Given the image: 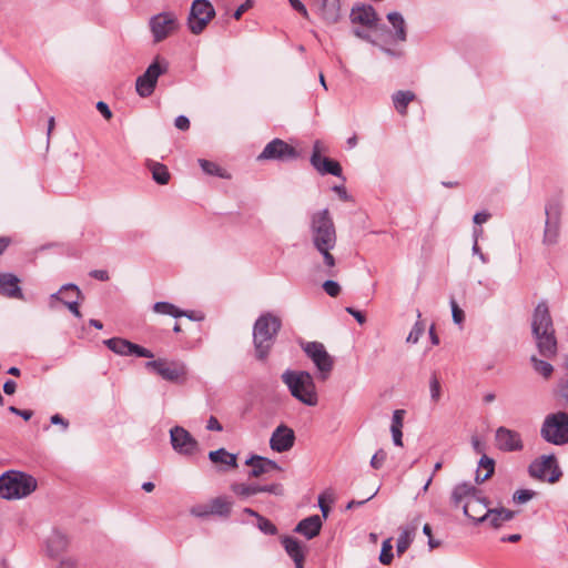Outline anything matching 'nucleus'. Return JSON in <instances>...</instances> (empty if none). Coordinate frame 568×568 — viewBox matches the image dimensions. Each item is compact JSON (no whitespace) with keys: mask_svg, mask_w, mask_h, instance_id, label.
Masks as SVG:
<instances>
[{"mask_svg":"<svg viewBox=\"0 0 568 568\" xmlns=\"http://www.w3.org/2000/svg\"><path fill=\"white\" fill-rule=\"evenodd\" d=\"M531 333L540 356L548 359L556 356L558 343L555 335L552 318L545 301L539 302L534 310Z\"/></svg>","mask_w":568,"mask_h":568,"instance_id":"1","label":"nucleus"},{"mask_svg":"<svg viewBox=\"0 0 568 568\" xmlns=\"http://www.w3.org/2000/svg\"><path fill=\"white\" fill-rule=\"evenodd\" d=\"M282 327L278 316L266 312L261 314L253 326V345L256 359H267Z\"/></svg>","mask_w":568,"mask_h":568,"instance_id":"2","label":"nucleus"},{"mask_svg":"<svg viewBox=\"0 0 568 568\" xmlns=\"http://www.w3.org/2000/svg\"><path fill=\"white\" fill-rule=\"evenodd\" d=\"M281 378L294 398L307 406L317 405L316 386L313 376L308 372L286 369Z\"/></svg>","mask_w":568,"mask_h":568,"instance_id":"3","label":"nucleus"},{"mask_svg":"<svg viewBox=\"0 0 568 568\" xmlns=\"http://www.w3.org/2000/svg\"><path fill=\"white\" fill-rule=\"evenodd\" d=\"M37 479L23 471L8 470L0 476V497L21 499L37 489Z\"/></svg>","mask_w":568,"mask_h":568,"instance_id":"4","label":"nucleus"},{"mask_svg":"<svg viewBox=\"0 0 568 568\" xmlns=\"http://www.w3.org/2000/svg\"><path fill=\"white\" fill-rule=\"evenodd\" d=\"M310 232L315 248L336 245V229L328 209H323L311 215Z\"/></svg>","mask_w":568,"mask_h":568,"instance_id":"5","label":"nucleus"},{"mask_svg":"<svg viewBox=\"0 0 568 568\" xmlns=\"http://www.w3.org/2000/svg\"><path fill=\"white\" fill-rule=\"evenodd\" d=\"M540 436L552 445L568 444V413L559 410L548 414L542 422Z\"/></svg>","mask_w":568,"mask_h":568,"instance_id":"6","label":"nucleus"},{"mask_svg":"<svg viewBox=\"0 0 568 568\" xmlns=\"http://www.w3.org/2000/svg\"><path fill=\"white\" fill-rule=\"evenodd\" d=\"M476 487L469 483L458 484L454 487L452 491V503L455 507H458L460 503L465 500L463 511L464 515L469 519L471 517H475V515L471 514L473 508H480V510H484L487 506L485 499H481L478 496H476Z\"/></svg>","mask_w":568,"mask_h":568,"instance_id":"7","label":"nucleus"},{"mask_svg":"<svg viewBox=\"0 0 568 568\" xmlns=\"http://www.w3.org/2000/svg\"><path fill=\"white\" fill-rule=\"evenodd\" d=\"M179 27L178 16L173 11L160 12L152 16L149 20V28L155 43L164 41L176 32Z\"/></svg>","mask_w":568,"mask_h":568,"instance_id":"8","label":"nucleus"},{"mask_svg":"<svg viewBox=\"0 0 568 568\" xmlns=\"http://www.w3.org/2000/svg\"><path fill=\"white\" fill-rule=\"evenodd\" d=\"M303 351L312 359L318 371V378L326 381L333 371L334 358L320 342H307L302 345Z\"/></svg>","mask_w":568,"mask_h":568,"instance_id":"9","label":"nucleus"},{"mask_svg":"<svg viewBox=\"0 0 568 568\" xmlns=\"http://www.w3.org/2000/svg\"><path fill=\"white\" fill-rule=\"evenodd\" d=\"M530 477L554 484L561 477L555 455H542L536 458L528 467Z\"/></svg>","mask_w":568,"mask_h":568,"instance_id":"10","label":"nucleus"},{"mask_svg":"<svg viewBox=\"0 0 568 568\" xmlns=\"http://www.w3.org/2000/svg\"><path fill=\"white\" fill-rule=\"evenodd\" d=\"M215 10L209 0H194L187 18V26L193 34L201 33L214 18Z\"/></svg>","mask_w":568,"mask_h":568,"instance_id":"11","label":"nucleus"},{"mask_svg":"<svg viewBox=\"0 0 568 568\" xmlns=\"http://www.w3.org/2000/svg\"><path fill=\"white\" fill-rule=\"evenodd\" d=\"M168 71V63L160 64L156 58L145 70V72L138 77L135 81L136 93L141 98H149L155 90L158 79Z\"/></svg>","mask_w":568,"mask_h":568,"instance_id":"12","label":"nucleus"},{"mask_svg":"<svg viewBox=\"0 0 568 568\" xmlns=\"http://www.w3.org/2000/svg\"><path fill=\"white\" fill-rule=\"evenodd\" d=\"M145 368L160 375L169 382H180L186 376V366L182 362H168L164 358H158L145 363Z\"/></svg>","mask_w":568,"mask_h":568,"instance_id":"13","label":"nucleus"},{"mask_svg":"<svg viewBox=\"0 0 568 568\" xmlns=\"http://www.w3.org/2000/svg\"><path fill=\"white\" fill-rule=\"evenodd\" d=\"M546 222L542 242L546 245H554L558 242L561 220V205L552 200L545 206Z\"/></svg>","mask_w":568,"mask_h":568,"instance_id":"14","label":"nucleus"},{"mask_svg":"<svg viewBox=\"0 0 568 568\" xmlns=\"http://www.w3.org/2000/svg\"><path fill=\"white\" fill-rule=\"evenodd\" d=\"M300 156L297 150L281 139H274L268 142L263 151L258 154V161L275 160L281 162H288L296 160Z\"/></svg>","mask_w":568,"mask_h":568,"instance_id":"15","label":"nucleus"},{"mask_svg":"<svg viewBox=\"0 0 568 568\" xmlns=\"http://www.w3.org/2000/svg\"><path fill=\"white\" fill-rule=\"evenodd\" d=\"M172 448L182 456H193L199 452V442L182 426L170 429Z\"/></svg>","mask_w":568,"mask_h":568,"instance_id":"16","label":"nucleus"},{"mask_svg":"<svg viewBox=\"0 0 568 568\" xmlns=\"http://www.w3.org/2000/svg\"><path fill=\"white\" fill-rule=\"evenodd\" d=\"M50 298L51 301L62 302L75 317H82L79 301L83 298V294L78 285L73 283L64 284L58 292L51 294Z\"/></svg>","mask_w":568,"mask_h":568,"instance_id":"17","label":"nucleus"},{"mask_svg":"<svg viewBox=\"0 0 568 568\" xmlns=\"http://www.w3.org/2000/svg\"><path fill=\"white\" fill-rule=\"evenodd\" d=\"M103 343L110 351L121 356L134 355L145 358H152L154 356L150 349L134 344L125 338L112 337L103 341Z\"/></svg>","mask_w":568,"mask_h":568,"instance_id":"18","label":"nucleus"},{"mask_svg":"<svg viewBox=\"0 0 568 568\" xmlns=\"http://www.w3.org/2000/svg\"><path fill=\"white\" fill-rule=\"evenodd\" d=\"M321 148H322V142L318 140L315 141L314 145H313V152H312V155L310 159L313 168L322 175L331 174V175H334L337 178L342 176L341 164L335 160H332L326 156H322Z\"/></svg>","mask_w":568,"mask_h":568,"instance_id":"19","label":"nucleus"},{"mask_svg":"<svg viewBox=\"0 0 568 568\" xmlns=\"http://www.w3.org/2000/svg\"><path fill=\"white\" fill-rule=\"evenodd\" d=\"M294 430L286 425L277 426L270 438V447L277 453L290 450L294 446Z\"/></svg>","mask_w":568,"mask_h":568,"instance_id":"20","label":"nucleus"},{"mask_svg":"<svg viewBox=\"0 0 568 568\" xmlns=\"http://www.w3.org/2000/svg\"><path fill=\"white\" fill-rule=\"evenodd\" d=\"M496 444L503 452H518L524 447L520 434L504 426L496 430Z\"/></svg>","mask_w":568,"mask_h":568,"instance_id":"21","label":"nucleus"},{"mask_svg":"<svg viewBox=\"0 0 568 568\" xmlns=\"http://www.w3.org/2000/svg\"><path fill=\"white\" fill-rule=\"evenodd\" d=\"M245 465L251 467L248 471V477L258 478L263 475L270 474L272 471H281L282 467L270 458L252 455L246 459Z\"/></svg>","mask_w":568,"mask_h":568,"instance_id":"22","label":"nucleus"},{"mask_svg":"<svg viewBox=\"0 0 568 568\" xmlns=\"http://www.w3.org/2000/svg\"><path fill=\"white\" fill-rule=\"evenodd\" d=\"M515 517V511L506 509L504 507L486 509L481 516H475L470 519L475 524L488 523L493 528H499L506 521H510Z\"/></svg>","mask_w":568,"mask_h":568,"instance_id":"23","label":"nucleus"},{"mask_svg":"<svg viewBox=\"0 0 568 568\" xmlns=\"http://www.w3.org/2000/svg\"><path fill=\"white\" fill-rule=\"evenodd\" d=\"M20 280L12 273H0V295L8 298L24 300L19 286Z\"/></svg>","mask_w":568,"mask_h":568,"instance_id":"24","label":"nucleus"},{"mask_svg":"<svg viewBox=\"0 0 568 568\" xmlns=\"http://www.w3.org/2000/svg\"><path fill=\"white\" fill-rule=\"evenodd\" d=\"M351 20L353 23H361L365 27L372 28L376 26L378 18L372 6L362 4L352 9Z\"/></svg>","mask_w":568,"mask_h":568,"instance_id":"25","label":"nucleus"},{"mask_svg":"<svg viewBox=\"0 0 568 568\" xmlns=\"http://www.w3.org/2000/svg\"><path fill=\"white\" fill-rule=\"evenodd\" d=\"M322 525L321 517L318 515H313L302 519L294 530L295 532L305 536L307 539H313L320 534Z\"/></svg>","mask_w":568,"mask_h":568,"instance_id":"26","label":"nucleus"},{"mask_svg":"<svg viewBox=\"0 0 568 568\" xmlns=\"http://www.w3.org/2000/svg\"><path fill=\"white\" fill-rule=\"evenodd\" d=\"M417 528V520H414L402 528L396 544V552L398 556L403 555L408 549V547L414 540Z\"/></svg>","mask_w":568,"mask_h":568,"instance_id":"27","label":"nucleus"},{"mask_svg":"<svg viewBox=\"0 0 568 568\" xmlns=\"http://www.w3.org/2000/svg\"><path fill=\"white\" fill-rule=\"evenodd\" d=\"M69 540L67 536L59 531L53 530L47 539V550L49 556L57 557L63 552L68 547Z\"/></svg>","mask_w":568,"mask_h":568,"instance_id":"28","label":"nucleus"},{"mask_svg":"<svg viewBox=\"0 0 568 568\" xmlns=\"http://www.w3.org/2000/svg\"><path fill=\"white\" fill-rule=\"evenodd\" d=\"M209 459L216 465H223L231 468H236V455L229 453L224 448H220L217 450H212L209 453Z\"/></svg>","mask_w":568,"mask_h":568,"instance_id":"29","label":"nucleus"},{"mask_svg":"<svg viewBox=\"0 0 568 568\" xmlns=\"http://www.w3.org/2000/svg\"><path fill=\"white\" fill-rule=\"evenodd\" d=\"M415 93L409 91V90H406V91H403V90H399V91H396L393 95H392V100H393V104H394V108L396 109V111L402 114V115H405L407 113V106L408 104L414 101L415 99Z\"/></svg>","mask_w":568,"mask_h":568,"instance_id":"30","label":"nucleus"},{"mask_svg":"<svg viewBox=\"0 0 568 568\" xmlns=\"http://www.w3.org/2000/svg\"><path fill=\"white\" fill-rule=\"evenodd\" d=\"M282 545L293 561L305 559L303 547L296 538L284 536L282 538Z\"/></svg>","mask_w":568,"mask_h":568,"instance_id":"31","label":"nucleus"},{"mask_svg":"<svg viewBox=\"0 0 568 568\" xmlns=\"http://www.w3.org/2000/svg\"><path fill=\"white\" fill-rule=\"evenodd\" d=\"M321 9L323 18L327 22H337L339 18V0H322Z\"/></svg>","mask_w":568,"mask_h":568,"instance_id":"32","label":"nucleus"},{"mask_svg":"<svg viewBox=\"0 0 568 568\" xmlns=\"http://www.w3.org/2000/svg\"><path fill=\"white\" fill-rule=\"evenodd\" d=\"M231 509L232 503L226 497H216L210 501L209 511H211L212 515L229 517Z\"/></svg>","mask_w":568,"mask_h":568,"instance_id":"33","label":"nucleus"},{"mask_svg":"<svg viewBox=\"0 0 568 568\" xmlns=\"http://www.w3.org/2000/svg\"><path fill=\"white\" fill-rule=\"evenodd\" d=\"M387 20L392 23V26L395 28V37L398 41H405L407 33H406V24L403 16L399 12H389L387 14Z\"/></svg>","mask_w":568,"mask_h":568,"instance_id":"34","label":"nucleus"},{"mask_svg":"<svg viewBox=\"0 0 568 568\" xmlns=\"http://www.w3.org/2000/svg\"><path fill=\"white\" fill-rule=\"evenodd\" d=\"M478 467L486 469V473L484 476H481L479 470H477V474L475 477L476 483L481 484L493 476V474L495 471V460L493 458L488 457L486 454H483V456L479 459Z\"/></svg>","mask_w":568,"mask_h":568,"instance_id":"35","label":"nucleus"},{"mask_svg":"<svg viewBox=\"0 0 568 568\" xmlns=\"http://www.w3.org/2000/svg\"><path fill=\"white\" fill-rule=\"evenodd\" d=\"M149 168L152 172L153 180L158 184L164 185L169 183L171 175L168 168L164 164L159 162H151L149 164Z\"/></svg>","mask_w":568,"mask_h":568,"instance_id":"36","label":"nucleus"},{"mask_svg":"<svg viewBox=\"0 0 568 568\" xmlns=\"http://www.w3.org/2000/svg\"><path fill=\"white\" fill-rule=\"evenodd\" d=\"M153 311L159 314L173 316L175 318L181 317L182 315H186L185 311L178 308L175 305L169 302H156L153 305Z\"/></svg>","mask_w":568,"mask_h":568,"instance_id":"37","label":"nucleus"},{"mask_svg":"<svg viewBox=\"0 0 568 568\" xmlns=\"http://www.w3.org/2000/svg\"><path fill=\"white\" fill-rule=\"evenodd\" d=\"M199 164L201 169L209 175L219 176L222 179L230 178V175L226 173L224 169H222L219 164L212 161L200 159Z\"/></svg>","mask_w":568,"mask_h":568,"instance_id":"38","label":"nucleus"},{"mask_svg":"<svg viewBox=\"0 0 568 568\" xmlns=\"http://www.w3.org/2000/svg\"><path fill=\"white\" fill-rule=\"evenodd\" d=\"M231 489L241 498H247L250 496L258 494L257 484L235 483L231 486Z\"/></svg>","mask_w":568,"mask_h":568,"instance_id":"39","label":"nucleus"},{"mask_svg":"<svg viewBox=\"0 0 568 568\" xmlns=\"http://www.w3.org/2000/svg\"><path fill=\"white\" fill-rule=\"evenodd\" d=\"M530 362H531L532 367L536 373H538L539 375H541L545 378H548L551 376V374L554 372V367L550 363H548L544 359H539L535 355L531 356Z\"/></svg>","mask_w":568,"mask_h":568,"instance_id":"40","label":"nucleus"},{"mask_svg":"<svg viewBox=\"0 0 568 568\" xmlns=\"http://www.w3.org/2000/svg\"><path fill=\"white\" fill-rule=\"evenodd\" d=\"M420 312L417 311V322L415 323V325L413 326L412 331L409 332L407 338H406V342L407 343H412V344H416L420 336L424 334L425 332V324L423 323V321H420Z\"/></svg>","mask_w":568,"mask_h":568,"instance_id":"41","label":"nucleus"},{"mask_svg":"<svg viewBox=\"0 0 568 568\" xmlns=\"http://www.w3.org/2000/svg\"><path fill=\"white\" fill-rule=\"evenodd\" d=\"M429 393H430V400L434 404H437L442 397V385H440V382L435 373L432 374L430 379H429Z\"/></svg>","mask_w":568,"mask_h":568,"instance_id":"42","label":"nucleus"},{"mask_svg":"<svg viewBox=\"0 0 568 568\" xmlns=\"http://www.w3.org/2000/svg\"><path fill=\"white\" fill-rule=\"evenodd\" d=\"M257 528L265 535L274 536L277 534L276 526L264 516L258 517L257 519Z\"/></svg>","mask_w":568,"mask_h":568,"instance_id":"43","label":"nucleus"},{"mask_svg":"<svg viewBox=\"0 0 568 568\" xmlns=\"http://www.w3.org/2000/svg\"><path fill=\"white\" fill-rule=\"evenodd\" d=\"M393 546L390 544V539H386L383 541L382 550L379 554V561L383 565H389L394 558V554L392 552Z\"/></svg>","mask_w":568,"mask_h":568,"instance_id":"44","label":"nucleus"},{"mask_svg":"<svg viewBox=\"0 0 568 568\" xmlns=\"http://www.w3.org/2000/svg\"><path fill=\"white\" fill-rule=\"evenodd\" d=\"M258 494L267 493L274 496H283L284 495V486L281 483H272L268 485H260L257 484Z\"/></svg>","mask_w":568,"mask_h":568,"instance_id":"45","label":"nucleus"},{"mask_svg":"<svg viewBox=\"0 0 568 568\" xmlns=\"http://www.w3.org/2000/svg\"><path fill=\"white\" fill-rule=\"evenodd\" d=\"M535 495H536V493L534 490L520 489L514 494L513 500L518 504H525V503L529 501L530 499H532L535 497Z\"/></svg>","mask_w":568,"mask_h":568,"instance_id":"46","label":"nucleus"},{"mask_svg":"<svg viewBox=\"0 0 568 568\" xmlns=\"http://www.w3.org/2000/svg\"><path fill=\"white\" fill-rule=\"evenodd\" d=\"M334 247L335 245H328L316 248L323 255L325 265L331 268L335 266V257L331 254V250Z\"/></svg>","mask_w":568,"mask_h":568,"instance_id":"47","label":"nucleus"},{"mask_svg":"<svg viewBox=\"0 0 568 568\" xmlns=\"http://www.w3.org/2000/svg\"><path fill=\"white\" fill-rule=\"evenodd\" d=\"M450 307L454 323L460 325L465 320L464 311L458 306L455 300L450 301Z\"/></svg>","mask_w":568,"mask_h":568,"instance_id":"48","label":"nucleus"},{"mask_svg":"<svg viewBox=\"0 0 568 568\" xmlns=\"http://www.w3.org/2000/svg\"><path fill=\"white\" fill-rule=\"evenodd\" d=\"M323 288L332 297L337 296L341 292L339 284L333 280L325 281L323 284Z\"/></svg>","mask_w":568,"mask_h":568,"instance_id":"49","label":"nucleus"},{"mask_svg":"<svg viewBox=\"0 0 568 568\" xmlns=\"http://www.w3.org/2000/svg\"><path fill=\"white\" fill-rule=\"evenodd\" d=\"M385 459H386V453H385V450L379 449V450H377V452L373 455V457H372V459H371V466H372L374 469H379V468L383 466V464H384Z\"/></svg>","mask_w":568,"mask_h":568,"instance_id":"50","label":"nucleus"},{"mask_svg":"<svg viewBox=\"0 0 568 568\" xmlns=\"http://www.w3.org/2000/svg\"><path fill=\"white\" fill-rule=\"evenodd\" d=\"M405 410L396 409L393 413L390 429L403 428Z\"/></svg>","mask_w":568,"mask_h":568,"instance_id":"51","label":"nucleus"},{"mask_svg":"<svg viewBox=\"0 0 568 568\" xmlns=\"http://www.w3.org/2000/svg\"><path fill=\"white\" fill-rule=\"evenodd\" d=\"M254 4L253 0H245L244 3H242L233 13V18L235 20H240L244 12H246L248 9H251Z\"/></svg>","mask_w":568,"mask_h":568,"instance_id":"52","label":"nucleus"},{"mask_svg":"<svg viewBox=\"0 0 568 568\" xmlns=\"http://www.w3.org/2000/svg\"><path fill=\"white\" fill-rule=\"evenodd\" d=\"M209 509H210V504H207V505H197V506H195V507H193L191 509V513H192V515H194L196 517L203 518V517H206L209 515H212V513L209 511Z\"/></svg>","mask_w":568,"mask_h":568,"instance_id":"53","label":"nucleus"},{"mask_svg":"<svg viewBox=\"0 0 568 568\" xmlns=\"http://www.w3.org/2000/svg\"><path fill=\"white\" fill-rule=\"evenodd\" d=\"M8 410L14 415H18L20 417H22L24 420H29L32 415H33V412L32 410H29V409H20V408H17L16 406H10L8 408Z\"/></svg>","mask_w":568,"mask_h":568,"instance_id":"54","label":"nucleus"},{"mask_svg":"<svg viewBox=\"0 0 568 568\" xmlns=\"http://www.w3.org/2000/svg\"><path fill=\"white\" fill-rule=\"evenodd\" d=\"M175 128L186 131L190 128V120L185 115H179L174 121Z\"/></svg>","mask_w":568,"mask_h":568,"instance_id":"55","label":"nucleus"},{"mask_svg":"<svg viewBox=\"0 0 568 568\" xmlns=\"http://www.w3.org/2000/svg\"><path fill=\"white\" fill-rule=\"evenodd\" d=\"M97 110L106 119L110 120L112 118V111L110 110L109 105L103 102L99 101L97 103Z\"/></svg>","mask_w":568,"mask_h":568,"instance_id":"56","label":"nucleus"},{"mask_svg":"<svg viewBox=\"0 0 568 568\" xmlns=\"http://www.w3.org/2000/svg\"><path fill=\"white\" fill-rule=\"evenodd\" d=\"M345 310H346V312L348 314L354 316V318L358 322V324L362 325V324H364L366 322V316L362 312H359V311H357V310H355L354 307H351V306L346 307Z\"/></svg>","mask_w":568,"mask_h":568,"instance_id":"57","label":"nucleus"},{"mask_svg":"<svg viewBox=\"0 0 568 568\" xmlns=\"http://www.w3.org/2000/svg\"><path fill=\"white\" fill-rule=\"evenodd\" d=\"M90 276L102 282L109 281L110 278L109 273L105 270H93L90 272Z\"/></svg>","mask_w":568,"mask_h":568,"instance_id":"58","label":"nucleus"},{"mask_svg":"<svg viewBox=\"0 0 568 568\" xmlns=\"http://www.w3.org/2000/svg\"><path fill=\"white\" fill-rule=\"evenodd\" d=\"M206 429L214 430V432H221L223 429V427L216 417L211 416L207 420Z\"/></svg>","mask_w":568,"mask_h":568,"instance_id":"59","label":"nucleus"},{"mask_svg":"<svg viewBox=\"0 0 568 568\" xmlns=\"http://www.w3.org/2000/svg\"><path fill=\"white\" fill-rule=\"evenodd\" d=\"M50 422L53 425H61L63 430H67V428L69 427V422L59 414L52 415Z\"/></svg>","mask_w":568,"mask_h":568,"instance_id":"60","label":"nucleus"},{"mask_svg":"<svg viewBox=\"0 0 568 568\" xmlns=\"http://www.w3.org/2000/svg\"><path fill=\"white\" fill-rule=\"evenodd\" d=\"M288 2H290V4L292 6V8L294 10H296L297 12L303 14L304 17L308 16L305 6L300 0H288Z\"/></svg>","mask_w":568,"mask_h":568,"instance_id":"61","label":"nucleus"},{"mask_svg":"<svg viewBox=\"0 0 568 568\" xmlns=\"http://www.w3.org/2000/svg\"><path fill=\"white\" fill-rule=\"evenodd\" d=\"M489 217H490V214L487 212H477L474 215L473 221L475 224L480 225V224L487 222Z\"/></svg>","mask_w":568,"mask_h":568,"instance_id":"62","label":"nucleus"},{"mask_svg":"<svg viewBox=\"0 0 568 568\" xmlns=\"http://www.w3.org/2000/svg\"><path fill=\"white\" fill-rule=\"evenodd\" d=\"M559 395L568 405V378L558 385Z\"/></svg>","mask_w":568,"mask_h":568,"instance_id":"63","label":"nucleus"},{"mask_svg":"<svg viewBox=\"0 0 568 568\" xmlns=\"http://www.w3.org/2000/svg\"><path fill=\"white\" fill-rule=\"evenodd\" d=\"M16 389H17V384L12 379H8L6 381V383L3 384V392L7 394V395H12L16 393Z\"/></svg>","mask_w":568,"mask_h":568,"instance_id":"64","label":"nucleus"}]
</instances>
